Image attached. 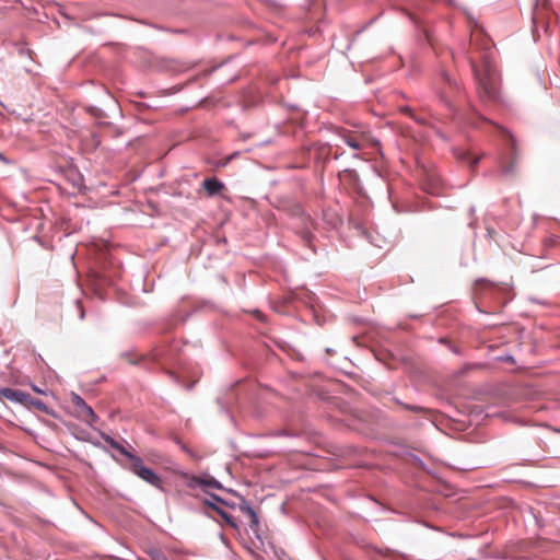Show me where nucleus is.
Returning a JSON list of instances; mask_svg holds the SVG:
<instances>
[{
  "label": "nucleus",
  "mask_w": 560,
  "mask_h": 560,
  "mask_svg": "<svg viewBox=\"0 0 560 560\" xmlns=\"http://www.w3.org/2000/svg\"><path fill=\"white\" fill-rule=\"evenodd\" d=\"M479 97L482 102H497L499 100L500 78L495 66L489 58H485L478 66L471 61Z\"/></svg>",
  "instance_id": "nucleus-1"
},
{
  "label": "nucleus",
  "mask_w": 560,
  "mask_h": 560,
  "mask_svg": "<svg viewBox=\"0 0 560 560\" xmlns=\"http://www.w3.org/2000/svg\"><path fill=\"white\" fill-rule=\"evenodd\" d=\"M503 132L505 133L506 140L509 142L510 153H509V155H502L500 158L499 166L504 176L514 177L516 174V165L520 160L516 140L508 131L503 130Z\"/></svg>",
  "instance_id": "nucleus-2"
},
{
  "label": "nucleus",
  "mask_w": 560,
  "mask_h": 560,
  "mask_svg": "<svg viewBox=\"0 0 560 560\" xmlns=\"http://www.w3.org/2000/svg\"><path fill=\"white\" fill-rule=\"evenodd\" d=\"M337 135L353 150H361L365 144L371 147L380 145V142L366 132H357L345 128H338Z\"/></svg>",
  "instance_id": "nucleus-3"
},
{
  "label": "nucleus",
  "mask_w": 560,
  "mask_h": 560,
  "mask_svg": "<svg viewBox=\"0 0 560 560\" xmlns=\"http://www.w3.org/2000/svg\"><path fill=\"white\" fill-rule=\"evenodd\" d=\"M552 15L553 14L550 12L549 0H536L533 11V23L535 30L538 31V28L541 27L547 33Z\"/></svg>",
  "instance_id": "nucleus-4"
},
{
  "label": "nucleus",
  "mask_w": 560,
  "mask_h": 560,
  "mask_svg": "<svg viewBox=\"0 0 560 560\" xmlns=\"http://www.w3.org/2000/svg\"><path fill=\"white\" fill-rule=\"evenodd\" d=\"M130 469L135 475L151 486L159 489L162 488V479L152 469L145 467L140 457L133 458V464L130 465Z\"/></svg>",
  "instance_id": "nucleus-5"
},
{
  "label": "nucleus",
  "mask_w": 560,
  "mask_h": 560,
  "mask_svg": "<svg viewBox=\"0 0 560 560\" xmlns=\"http://www.w3.org/2000/svg\"><path fill=\"white\" fill-rule=\"evenodd\" d=\"M71 404L74 409V415L78 419L89 424H92L95 421L96 415L94 413L93 409L88 406L79 395H71Z\"/></svg>",
  "instance_id": "nucleus-6"
},
{
  "label": "nucleus",
  "mask_w": 560,
  "mask_h": 560,
  "mask_svg": "<svg viewBox=\"0 0 560 560\" xmlns=\"http://www.w3.org/2000/svg\"><path fill=\"white\" fill-rule=\"evenodd\" d=\"M219 503L221 504V503H223V501L217 495H213L211 501H206V504L209 505L210 508H212L226 522L228 525H230L233 528H236L237 525L233 521V517L230 514H228L225 511H223L218 505Z\"/></svg>",
  "instance_id": "nucleus-7"
},
{
  "label": "nucleus",
  "mask_w": 560,
  "mask_h": 560,
  "mask_svg": "<svg viewBox=\"0 0 560 560\" xmlns=\"http://www.w3.org/2000/svg\"><path fill=\"white\" fill-rule=\"evenodd\" d=\"M0 397L7 398L12 401L23 402V404H25L30 400L28 394L21 392V390H16V389H11V388L0 389Z\"/></svg>",
  "instance_id": "nucleus-8"
},
{
  "label": "nucleus",
  "mask_w": 560,
  "mask_h": 560,
  "mask_svg": "<svg viewBox=\"0 0 560 560\" xmlns=\"http://www.w3.org/2000/svg\"><path fill=\"white\" fill-rule=\"evenodd\" d=\"M202 187L209 197L220 194L224 189V184L219 179L212 177L202 182Z\"/></svg>",
  "instance_id": "nucleus-9"
},
{
  "label": "nucleus",
  "mask_w": 560,
  "mask_h": 560,
  "mask_svg": "<svg viewBox=\"0 0 560 560\" xmlns=\"http://www.w3.org/2000/svg\"><path fill=\"white\" fill-rule=\"evenodd\" d=\"M455 156L467 164H469L470 167H475L479 161L480 156H474L470 152L464 151V150H455L454 151Z\"/></svg>",
  "instance_id": "nucleus-10"
},
{
  "label": "nucleus",
  "mask_w": 560,
  "mask_h": 560,
  "mask_svg": "<svg viewBox=\"0 0 560 560\" xmlns=\"http://www.w3.org/2000/svg\"><path fill=\"white\" fill-rule=\"evenodd\" d=\"M242 510L249 516L252 525H258L257 514L250 506H242Z\"/></svg>",
  "instance_id": "nucleus-11"
},
{
  "label": "nucleus",
  "mask_w": 560,
  "mask_h": 560,
  "mask_svg": "<svg viewBox=\"0 0 560 560\" xmlns=\"http://www.w3.org/2000/svg\"><path fill=\"white\" fill-rule=\"evenodd\" d=\"M122 358H125L131 364H137L140 359V357L133 352H126L122 354Z\"/></svg>",
  "instance_id": "nucleus-12"
},
{
  "label": "nucleus",
  "mask_w": 560,
  "mask_h": 560,
  "mask_svg": "<svg viewBox=\"0 0 560 560\" xmlns=\"http://www.w3.org/2000/svg\"><path fill=\"white\" fill-rule=\"evenodd\" d=\"M118 452H119L121 455H124V456H126V457H128V458L130 459V465H132V464H133V458H135V457H138L137 455H133V454H131L130 452H128V451H127L124 446H121V445H120V447H118Z\"/></svg>",
  "instance_id": "nucleus-13"
},
{
  "label": "nucleus",
  "mask_w": 560,
  "mask_h": 560,
  "mask_svg": "<svg viewBox=\"0 0 560 560\" xmlns=\"http://www.w3.org/2000/svg\"><path fill=\"white\" fill-rule=\"evenodd\" d=\"M151 560H167V558L158 550H153L150 552Z\"/></svg>",
  "instance_id": "nucleus-14"
},
{
  "label": "nucleus",
  "mask_w": 560,
  "mask_h": 560,
  "mask_svg": "<svg viewBox=\"0 0 560 560\" xmlns=\"http://www.w3.org/2000/svg\"><path fill=\"white\" fill-rule=\"evenodd\" d=\"M441 78L443 79V81H444L446 84H448V85H450V88H453V86H454V89H457V83H456V82H453V81L451 80V78L448 77V74H447V73L442 72V73H441Z\"/></svg>",
  "instance_id": "nucleus-15"
},
{
  "label": "nucleus",
  "mask_w": 560,
  "mask_h": 560,
  "mask_svg": "<svg viewBox=\"0 0 560 560\" xmlns=\"http://www.w3.org/2000/svg\"><path fill=\"white\" fill-rule=\"evenodd\" d=\"M302 238L307 246H311L312 235L310 232H304Z\"/></svg>",
  "instance_id": "nucleus-16"
},
{
  "label": "nucleus",
  "mask_w": 560,
  "mask_h": 560,
  "mask_svg": "<svg viewBox=\"0 0 560 560\" xmlns=\"http://www.w3.org/2000/svg\"><path fill=\"white\" fill-rule=\"evenodd\" d=\"M401 112L407 114V115H409V116H411L412 118H415L412 108H410V107H402Z\"/></svg>",
  "instance_id": "nucleus-17"
},
{
  "label": "nucleus",
  "mask_w": 560,
  "mask_h": 560,
  "mask_svg": "<svg viewBox=\"0 0 560 560\" xmlns=\"http://www.w3.org/2000/svg\"><path fill=\"white\" fill-rule=\"evenodd\" d=\"M253 314L256 316L257 319H259L261 322L265 319L264 314L258 310L254 311Z\"/></svg>",
  "instance_id": "nucleus-18"
},
{
  "label": "nucleus",
  "mask_w": 560,
  "mask_h": 560,
  "mask_svg": "<svg viewBox=\"0 0 560 560\" xmlns=\"http://www.w3.org/2000/svg\"><path fill=\"white\" fill-rule=\"evenodd\" d=\"M192 67H194V65H192V63H190V62H186V63H184V65H183V67L180 68V71L188 70V69H190V68H192Z\"/></svg>",
  "instance_id": "nucleus-19"
},
{
  "label": "nucleus",
  "mask_w": 560,
  "mask_h": 560,
  "mask_svg": "<svg viewBox=\"0 0 560 560\" xmlns=\"http://www.w3.org/2000/svg\"><path fill=\"white\" fill-rule=\"evenodd\" d=\"M108 442H109L110 446L114 447L117 451H118V447H120V444L115 442L113 439H110Z\"/></svg>",
  "instance_id": "nucleus-20"
},
{
  "label": "nucleus",
  "mask_w": 560,
  "mask_h": 560,
  "mask_svg": "<svg viewBox=\"0 0 560 560\" xmlns=\"http://www.w3.org/2000/svg\"><path fill=\"white\" fill-rule=\"evenodd\" d=\"M33 404H34L38 409H44V408H45V405H44L42 401H39V400H37V401H33Z\"/></svg>",
  "instance_id": "nucleus-21"
},
{
  "label": "nucleus",
  "mask_w": 560,
  "mask_h": 560,
  "mask_svg": "<svg viewBox=\"0 0 560 560\" xmlns=\"http://www.w3.org/2000/svg\"><path fill=\"white\" fill-rule=\"evenodd\" d=\"M480 283H486V281L485 280L477 281V284H480Z\"/></svg>",
  "instance_id": "nucleus-22"
}]
</instances>
